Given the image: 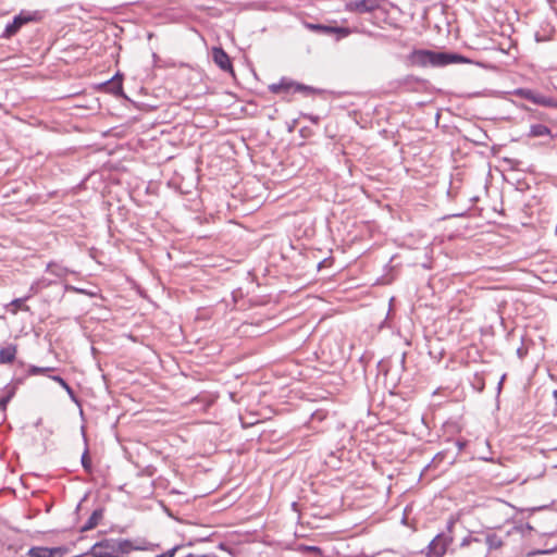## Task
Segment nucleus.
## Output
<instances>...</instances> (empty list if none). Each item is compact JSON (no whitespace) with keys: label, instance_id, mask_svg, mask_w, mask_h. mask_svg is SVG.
Returning a JSON list of instances; mask_svg holds the SVG:
<instances>
[{"label":"nucleus","instance_id":"obj_1","mask_svg":"<svg viewBox=\"0 0 557 557\" xmlns=\"http://www.w3.org/2000/svg\"><path fill=\"white\" fill-rule=\"evenodd\" d=\"M407 61L411 66L418 67H444L456 63H470L471 61L462 54L455 52L432 51L428 49H414Z\"/></svg>","mask_w":557,"mask_h":557},{"label":"nucleus","instance_id":"obj_2","mask_svg":"<svg viewBox=\"0 0 557 557\" xmlns=\"http://www.w3.org/2000/svg\"><path fill=\"white\" fill-rule=\"evenodd\" d=\"M156 547H158V545L148 542L146 539H137L135 541L127 539H106L94 545V549L107 548L121 554H129L132 550H153Z\"/></svg>","mask_w":557,"mask_h":557},{"label":"nucleus","instance_id":"obj_3","mask_svg":"<svg viewBox=\"0 0 557 557\" xmlns=\"http://www.w3.org/2000/svg\"><path fill=\"white\" fill-rule=\"evenodd\" d=\"M386 0H349L345 3L344 10L355 14H370L371 24L379 26L376 21V12L386 13L384 9Z\"/></svg>","mask_w":557,"mask_h":557},{"label":"nucleus","instance_id":"obj_4","mask_svg":"<svg viewBox=\"0 0 557 557\" xmlns=\"http://www.w3.org/2000/svg\"><path fill=\"white\" fill-rule=\"evenodd\" d=\"M44 17L45 14L42 11L22 10L10 23L7 24L0 38L10 39L15 36L24 25L40 22Z\"/></svg>","mask_w":557,"mask_h":557},{"label":"nucleus","instance_id":"obj_5","mask_svg":"<svg viewBox=\"0 0 557 557\" xmlns=\"http://www.w3.org/2000/svg\"><path fill=\"white\" fill-rule=\"evenodd\" d=\"M453 542V536L446 533L437 534L428 545V557H443L448 545Z\"/></svg>","mask_w":557,"mask_h":557},{"label":"nucleus","instance_id":"obj_6","mask_svg":"<svg viewBox=\"0 0 557 557\" xmlns=\"http://www.w3.org/2000/svg\"><path fill=\"white\" fill-rule=\"evenodd\" d=\"M270 90L273 94H280L282 91H289V90H293L294 92H304L306 95H311V94L315 92V89L311 86H307L304 84L287 81L285 78L281 79V82L277 84H272L270 86Z\"/></svg>","mask_w":557,"mask_h":557},{"label":"nucleus","instance_id":"obj_7","mask_svg":"<svg viewBox=\"0 0 557 557\" xmlns=\"http://www.w3.org/2000/svg\"><path fill=\"white\" fill-rule=\"evenodd\" d=\"M336 35V40H341L350 36L351 34H362L369 37H379V34L370 32L363 23H359L354 25L352 27H344V26H332V35Z\"/></svg>","mask_w":557,"mask_h":557},{"label":"nucleus","instance_id":"obj_8","mask_svg":"<svg viewBox=\"0 0 557 557\" xmlns=\"http://www.w3.org/2000/svg\"><path fill=\"white\" fill-rule=\"evenodd\" d=\"M65 548L63 547H45V546H33L30 547L26 556L27 557H63Z\"/></svg>","mask_w":557,"mask_h":557},{"label":"nucleus","instance_id":"obj_9","mask_svg":"<svg viewBox=\"0 0 557 557\" xmlns=\"http://www.w3.org/2000/svg\"><path fill=\"white\" fill-rule=\"evenodd\" d=\"M470 546H472L473 557H486L488 554V549L485 548L484 541L480 537L469 535L460 543L461 548Z\"/></svg>","mask_w":557,"mask_h":557},{"label":"nucleus","instance_id":"obj_10","mask_svg":"<svg viewBox=\"0 0 557 557\" xmlns=\"http://www.w3.org/2000/svg\"><path fill=\"white\" fill-rule=\"evenodd\" d=\"M212 59L214 63L224 72L234 74L232 61L228 54L221 47L212 48Z\"/></svg>","mask_w":557,"mask_h":557},{"label":"nucleus","instance_id":"obj_11","mask_svg":"<svg viewBox=\"0 0 557 557\" xmlns=\"http://www.w3.org/2000/svg\"><path fill=\"white\" fill-rule=\"evenodd\" d=\"M395 83L398 88L405 91H413L418 85L424 84L425 79L414 75H406L405 77L397 79Z\"/></svg>","mask_w":557,"mask_h":557},{"label":"nucleus","instance_id":"obj_12","mask_svg":"<svg viewBox=\"0 0 557 557\" xmlns=\"http://www.w3.org/2000/svg\"><path fill=\"white\" fill-rule=\"evenodd\" d=\"M17 352L16 345L10 344L0 349V363H12L15 360Z\"/></svg>","mask_w":557,"mask_h":557},{"label":"nucleus","instance_id":"obj_13","mask_svg":"<svg viewBox=\"0 0 557 557\" xmlns=\"http://www.w3.org/2000/svg\"><path fill=\"white\" fill-rule=\"evenodd\" d=\"M102 517H103V510L101 508L94 510L92 513L90 515V517L87 519V521L83 525L82 531H88V530L96 528L98 525L99 521L102 519Z\"/></svg>","mask_w":557,"mask_h":557},{"label":"nucleus","instance_id":"obj_14","mask_svg":"<svg viewBox=\"0 0 557 557\" xmlns=\"http://www.w3.org/2000/svg\"><path fill=\"white\" fill-rule=\"evenodd\" d=\"M29 298L30 295H26L24 297L13 299L9 305V307H12L11 312L13 314H16L18 310L29 311V307L25 305V301L28 300Z\"/></svg>","mask_w":557,"mask_h":557},{"label":"nucleus","instance_id":"obj_15","mask_svg":"<svg viewBox=\"0 0 557 557\" xmlns=\"http://www.w3.org/2000/svg\"><path fill=\"white\" fill-rule=\"evenodd\" d=\"M515 95L522 99L529 100L534 104H536V100L539 99L540 96L539 92H535L532 89L528 88H518L515 90Z\"/></svg>","mask_w":557,"mask_h":557},{"label":"nucleus","instance_id":"obj_16","mask_svg":"<svg viewBox=\"0 0 557 557\" xmlns=\"http://www.w3.org/2000/svg\"><path fill=\"white\" fill-rule=\"evenodd\" d=\"M46 271L60 278L65 277L69 273L66 268L55 262H49L47 264Z\"/></svg>","mask_w":557,"mask_h":557},{"label":"nucleus","instance_id":"obj_17","mask_svg":"<svg viewBox=\"0 0 557 557\" xmlns=\"http://www.w3.org/2000/svg\"><path fill=\"white\" fill-rule=\"evenodd\" d=\"M50 379L60 384L61 388L65 389V392L73 401H78L74 389L66 383V381L63 377H61L60 375H51Z\"/></svg>","mask_w":557,"mask_h":557},{"label":"nucleus","instance_id":"obj_18","mask_svg":"<svg viewBox=\"0 0 557 557\" xmlns=\"http://www.w3.org/2000/svg\"><path fill=\"white\" fill-rule=\"evenodd\" d=\"M108 89L115 94L121 95L123 92L122 78L116 74L112 79L107 82Z\"/></svg>","mask_w":557,"mask_h":557},{"label":"nucleus","instance_id":"obj_19","mask_svg":"<svg viewBox=\"0 0 557 557\" xmlns=\"http://www.w3.org/2000/svg\"><path fill=\"white\" fill-rule=\"evenodd\" d=\"M530 136L542 137L550 135V129L544 124H533L530 127Z\"/></svg>","mask_w":557,"mask_h":557},{"label":"nucleus","instance_id":"obj_20","mask_svg":"<svg viewBox=\"0 0 557 557\" xmlns=\"http://www.w3.org/2000/svg\"><path fill=\"white\" fill-rule=\"evenodd\" d=\"M50 285V282H47L46 278H40L32 283L29 287V294L30 297L39 293L42 288L48 287Z\"/></svg>","mask_w":557,"mask_h":557},{"label":"nucleus","instance_id":"obj_21","mask_svg":"<svg viewBox=\"0 0 557 557\" xmlns=\"http://www.w3.org/2000/svg\"><path fill=\"white\" fill-rule=\"evenodd\" d=\"M307 28L323 35H332V26L324 24H311L308 23Z\"/></svg>","mask_w":557,"mask_h":557},{"label":"nucleus","instance_id":"obj_22","mask_svg":"<svg viewBox=\"0 0 557 557\" xmlns=\"http://www.w3.org/2000/svg\"><path fill=\"white\" fill-rule=\"evenodd\" d=\"M15 394V387H8L5 394L0 397V411H5L8 404Z\"/></svg>","mask_w":557,"mask_h":557},{"label":"nucleus","instance_id":"obj_23","mask_svg":"<svg viewBox=\"0 0 557 557\" xmlns=\"http://www.w3.org/2000/svg\"><path fill=\"white\" fill-rule=\"evenodd\" d=\"M487 545V548L488 552L493 548H498L502 546V541L498 539V536L496 534H488L486 537H485V542H484V545Z\"/></svg>","mask_w":557,"mask_h":557},{"label":"nucleus","instance_id":"obj_24","mask_svg":"<svg viewBox=\"0 0 557 557\" xmlns=\"http://www.w3.org/2000/svg\"><path fill=\"white\" fill-rule=\"evenodd\" d=\"M536 104L547 107V108H557V101H555L550 97H546L540 94L539 99L536 100Z\"/></svg>","mask_w":557,"mask_h":557},{"label":"nucleus","instance_id":"obj_25","mask_svg":"<svg viewBox=\"0 0 557 557\" xmlns=\"http://www.w3.org/2000/svg\"><path fill=\"white\" fill-rule=\"evenodd\" d=\"M52 370H53V368H50V367H36V366H32L28 369V373L30 375H37V374L47 373V372L52 371Z\"/></svg>","mask_w":557,"mask_h":557},{"label":"nucleus","instance_id":"obj_26","mask_svg":"<svg viewBox=\"0 0 557 557\" xmlns=\"http://www.w3.org/2000/svg\"><path fill=\"white\" fill-rule=\"evenodd\" d=\"M82 466L83 468L85 469L86 472H91L92 470V466H91V460L88 456V450L86 449L82 456Z\"/></svg>","mask_w":557,"mask_h":557},{"label":"nucleus","instance_id":"obj_27","mask_svg":"<svg viewBox=\"0 0 557 557\" xmlns=\"http://www.w3.org/2000/svg\"><path fill=\"white\" fill-rule=\"evenodd\" d=\"M180 549V546L176 545L174 547H172L171 549H169L168 552L163 553V554H160L156 557H174L175 556V553Z\"/></svg>","mask_w":557,"mask_h":557},{"label":"nucleus","instance_id":"obj_28","mask_svg":"<svg viewBox=\"0 0 557 557\" xmlns=\"http://www.w3.org/2000/svg\"><path fill=\"white\" fill-rule=\"evenodd\" d=\"M184 557H219V556L216 554H214V553H208V554H194V553H189V554H187Z\"/></svg>","mask_w":557,"mask_h":557},{"label":"nucleus","instance_id":"obj_29","mask_svg":"<svg viewBox=\"0 0 557 557\" xmlns=\"http://www.w3.org/2000/svg\"><path fill=\"white\" fill-rule=\"evenodd\" d=\"M475 380H478V391L482 392L484 389L483 379L479 374H475Z\"/></svg>","mask_w":557,"mask_h":557},{"label":"nucleus","instance_id":"obj_30","mask_svg":"<svg viewBox=\"0 0 557 557\" xmlns=\"http://www.w3.org/2000/svg\"><path fill=\"white\" fill-rule=\"evenodd\" d=\"M556 549H557V547H554L550 549L539 550L536 554H542V555L553 554L554 552H556Z\"/></svg>","mask_w":557,"mask_h":557},{"label":"nucleus","instance_id":"obj_31","mask_svg":"<svg viewBox=\"0 0 557 557\" xmlns=\"http://www.w3.org/2000/svg\"><path fill=\"white\" fill-rule=\"evenodd\" d=\"M505 377H506V375L504 374V375L502 376V379H500L499 383H498V391H500V389H502L503 382H504Z\"/></svg>","mask_w":557,"mask_h":557},{"label":"nucleus","instance_id":"obj_32","mask_svg":"<svg viewBox=\"0 0 557 557\" xmlns=\"http://www.w3.org/2000/svg\"><path fill=\"white\" fill-rule=\"evenodd\" d=\"M308 550L313 552V550H320V549L315 546H309Z\"/></svg>","mask_w":557,"mask_h":557},{"label":"nucleus","instance_id":"obj_33","mask_svg":"<svg viewBox=\"0 0 557 557\" xmlns=\"http://www.w3.org/2000/svg\"><path fill=\"white\" fill-rule=\"evenodd\" d=\"M517 354H518V356H519L520 358H522V357H523V352H522V349H521V348H519V349L517 350Z\"/></svg>","mask_w":557,"mask_h":557},{"label":"nucleus","instance_id":"obj_34","mask_svg":"<svg viewBox=\"0 0 557 557\" xmlns=\"http://www.w3.org/2000/svg\"><path fill=\"white\" fill-rule=\"evenodd\" d=\"M453 525H454V522H453V521H450V522L448 523V531H449V532L451 531Z\"/></svg>","mask_w":557,"mask_h":557},{"label":"nucleus","instance_id":"obj_35","mask_svg":"<svg viewBox=\"0 0 557 557\" xmlns=\"http://www.w3.org/2000/svg\"><path fill=\"white\" fill-rule=\"evenodd\" d=\"M310 119H311V121H313L315 123L318 122V117H310Z\"/></svg>","mask_w":557,"mask_h":557}]
</instances>
